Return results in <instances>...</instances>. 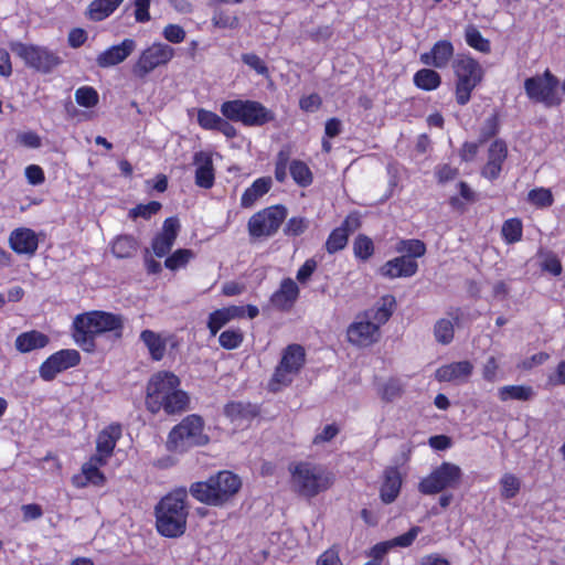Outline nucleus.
<instances>
[{
	"label": "nucleus",
	"instance_id": "f257e3e1",
	"mask_svg": "<svg viewBox=\"0 0 565 565\" xmlns=\"http://www.w3.org/2000/svg\"><path fill=\"white\" fill-rule=\"evenodd\" d=\"M124 324L125 318L121 315L98 310L81 313L73 321V338L84 351L94 352L96 337L108 333L119 341Z\"/></svg>",
	"mask_w": 565,
	"mask_h": 565
},
{
	"label": "nucleus",
	"instance_id": "f03ea898",
	"mask_svg": "<svg viewBox=\"0 0 565 565\" xmlns=\"http://www.w3.org/2000/svg\"><path fill=\"white\" fill-rule=\"evenodd\" d=\"M179 385V377L171 372L161 371L152 375L147 385V408L153 414L160 409L169 415L184 412L189 396Z\"/></svg>",
	"mask_w": 565,
	"mask_h": 565
},
{
	"label": "nucleus",
	"instance_id": "7ed1b4c3",
	"mask_svg": "<svg viewBox=\"0 0 565 565\" xmlns=\"http://www.w3.org/2000/svg\"><path fill=\"white\" fill-rule=\"evenodd\" d=\"M186 498V489L179 488L164 495L156 505V526L161 535L179 537L185 532L189 515Z\"/></svg>",
	"mask_w": 565,
	"mask_h": 565
},
{
	"label": "nucleus",
	"instance_id": "20e7f679",
	"mask_svg": "<svg viewBox=\"0 0 565 565\" xmlns=\"http://www.w3.org/2000/svg\"><path fill=\"white\" fill-rule=\"evenodd\" d=\"M241 487V478L231 471L224 470L211 476L206 481L192 483L189 492L201 503L223 507L233 500Z\"/></svg>",
	"mask_w": 565,
	"mask_h": 565
},
{
	"label": "nucleus",
	"instance_id": "39448f33",
	"mask_svg": "<svg viewBox=\"0 0 565 565\" xmlns=\"http://www.w3.org/2000/svg\"><path fill=\"white\" fill-rule=\"evenodd\" d=\"M291 490L306 499L327 491L334 481V476L323 466L311 462L289 465Z\"/></svg>",
	"mask_w": 565,
	"mask_h": 565
},
{
	"label": "nucleus",
	"instance_id": "423d86ee",
	"mask_svg": "<svg viewBox=\"0 0 565 565\" xmlns=\"http://www.w3.org/2000/svg\"><path fill=\"white\" fill-rule=\"evenodd\" d=\"M222 115L247 127H260L275 119V114L262 103L250 99H233L221 105Z\"/></svg>",
	"mask_w": 565,
	"mask_h": 565
},
{
	"label": "nucleus",
	"instance_id": "0eeeda50",
	"mask_svg": "<svg viewBox=\"0 0 565 565\" xmlns=\"http://www.w3.org/2000/svg\"><path fill=\"white\" fill-rule=\"evenodd\" d=\"M203 419L198 415L186 416L169 434L168 448L172 451L184 452L196 446H204L209 437L203 433Z\"/></svg>",
	"mask_w": 565,
	"mask_h": 565
},
{
	"label": "nucleus",
	"instance_id": "6e6552de",
	"mask_svg": "<svg viewBox=\"0 0 565 565\" xmlns=\"http://www.w3.org/2000/svg\"><path fill=\"white\" fill-rule=\"evenodd\" d=\"M454 71L457 76L456 100L459 105H466L471 92L483 78L481 65L471 57H461L454 62Z\"/></svg>",
	"mask_w": 565,
	"mask_h": 565
},
{
	"label": "nucleus",
	"instance_id": "1a4fd4ad",
	"mask_svg": "<svg viewBox=\"0 0 565 565\" xmlns=\"http://www.w3.org/2000/svg\"><path fill=\"white\" fill-rule=\"evenodd\" d=\"M9 47L13 54L23 60L28 67L43 74L51 73L62 62L60 56L43 46L11 42Z\"/></svg>",
	"mask_w": 565,
	"mask_h": 565
},
{
	"label": "nucleus",
	"instance_id": "9d476101",
	"mask_svg": "<svg viewBox=\"0 0 565 565\" xmlns=\"http://www.w3.org/2000/svg\"><path fill=\"white\" fill-rule=\"evenodd\" d=\"M462 471L459 466L451 462H443L435 468L427 477L422 479L418 490L423 494H436L447 489L459 487Z\"/></svg>",
	"mask_w": 565,
	"mask_h": 565
},
{
	"label": "nucleus",
	"instance_id": "9b49d317",
	"mask_svg": "<svg viewBox=\"0 0 565 565\" xmlns=\"http://www.w3.org/2000/svg\"><path fill=\"white\" fill-rule=\"evenodd\" d=\"M306 353L300 344H289L282 352L281 360L277 365L270 382V390L277 391L279 386H287L292 377L299 373L305 364Z\"/></svg>",
	"mask_w": 565,
	"mask_h": 565
},
{
	"label": "nucleus",
	"instance_id": "f8f14e48",
	"mask_svg": "<svg viewBox=\"0 0 565 565\" xmlns=\"http://www.w3.org/2000/svg\"><path fill=\"white\" fill-rule=\"evenodd\" d=\"M557 86L558 79L548 70L543 75L529 77L524 82L527 97L548 107L559 104Z\"/></svg>",
	"mask_w": 565,
	"mask_h": 565
},
{
	"label": "nucleus",
	"instance_id": "ddd939ff",
	"mask_svg": "<svg viewBox=\"0 0 565 565\" xmlns=\"http://www.w3.org/2000/svg\"><path fill=\"white\" fill-rule=\"evenodd\" d=\"M287 216V209L274 205L254 214L248 221V232L253 237L274 235Z\"/></svg>",
	"mask_w": 565,
	"mask_h": 565
},
{
	"label": "nucleus",
	"instance_id": "4468645a",
	"mask_svg": "<svg viewBox=\"0 0 565 565\" xmlns=\"http://www.w3.org/2000/svg\"><path fill=\"white\" fill-rule=\"evenodd\" d=\"M174 55V50L168 44L153 43L146 49L132 67V73L143 78L154 68L167 64Z\"/></svg>",
	"mask_w": 565,
	"mask_h": 565
},
{
	"label": "nucleus",
	"instance_id": "2eb2a0df",
	"mask_svg": "<svg viewBox=\"0 0 565 565\" xmlns=\"http://www.w3.org/2000/svg\"><path fill=\"white\" fill-rule=\"evenodd\" d=\"M380 338V330L364 316H359L358 320L348 328V339L351 343L367 347L376 342Z\"/></svg>",
	"mask_w": 565,
	"mask_h": 565
},
{
	"label": "nucleus",
	"instance_id": "dca6fc26",
	"mask_svg": "<svg viewBox=\"0 0 565 565\" xmlns=\"http://www.w3.org/2000/svg\"><path fill=\"white\" fill-rule=\"evenodd\" d=\"M180 223L177 217H169L163 222L162 231L152 239L151 248L157 257L170 253L179 234Z\"/></svg>",
	"mask_w": 565,
	"mask_h": 565
},
{
	"label": "nucleus",
	"instance_id": "f3484780",
	"mask_svg": "<svg viewBox=\"0 0 565 565\" xmlns=\"http://www.w3.org/2000/svg\"><path fill=\"white\" fill-rule=\"evenodd\" d=\"M193 164L195 166V184L202 189H211L215 180L212 154L207 151L195 152Z\"/></svg>",
	"mask_w": 565,
	"mask_h": 565
},
{
	"label": "nucleus",
	"instance_id": "a211bd4d",
	"mask_svg": "<svg viewBox=\"0 0 565 565\" xmlns=\"http://www.w3.org/2000/svg\"><path fill=\"white\" fill-rule=\"evenodd\" d=\"M135 50V40L125 39L120 44L113 45L98 54L96 63L102 68L115 66L124 62Z\"/></svg>",
	"mask_w": 565,
	"mask_h": 565
},
{
	"label": "nucleus",
	"instance_id": "6ab92c4d",
	"mask_svg": "<svg viewBox=\"0 0 565 565\" xmlns=\"http://www.w3.org/2000/svg\"><path fill=\"white\" fill-rule=\"evenodd\" d=\"M9 245L17 254L33 256L39 247V239L31 228L20 227L11 232Z\"/></svg>",
	"mask_w": 565,
	"mask_h": 565
},
{
	"label": "nucleus",
	"instance_id": "aec40b11",
	"mask_svg": "<svg viewBox=\"0 0 565 565\" xmlns=\"http://www.w3.org/2000/svg\"><path fill=\"white\" fill-rule=\"evenodd\" d=\"M473 365L469 361L452 362L440 366L436 371V380L439 382H467L472 374Z\"/></svg>",
	"mask_w": 565,
	"mask_h": 565
},
{
	"label": "nucleus",
	"instance_id": "412c9836",
	"mask_svg": "<svg viewBox=\"0 0 565 565\" xmlns=\"http://www.w3.org/2000/svg\"><path fill=\"white\" fill-rule=\"evenodd\" d=\"M507 154L508 148L505 142L495 140L489 148L488 162L482 168L481 174L489 180H495L500 175Z\"/></svg>",
	"mask_w": 565,
	"mask_h": 565
},
{
	"label": "nucleus",
	"instance_id": "4be33fe9",
	"mask_svg": "<svg viewBox=\"0 0 565 565\" xmlns=\"http://www.w3.org/2000/svg\"><path fill=\"white\" fill-rule=\"evenodd\" d=\"M418 264L415 259L398 256L386 262L380 269L381 274L388 278L411 277L416 274Z\"/></svg>",
	"mask_w": 565,
	"mask_h": 565
},
{
	"label": "nucleus",
	"instance_id": "5701e85b",
	"mask_svg": "<svg viewBox=\"0 0 565 565\" xmlns=\"http://www.w3.org/2000/svg\"><path fill=\"white\" fill-rule=\"evenodd\" d=\"M454 55V46L447 40L436 42L430 52L420 55V62L437 68L445 67Z\"/></svg>",
	"mask_w": 565,
	"mask_h": 565
},
{
	"label": "nucleus",
	"instance_id": "b1692460",
	"mask_svg": "<svg viewBox=\"0 0 565 565\" xmlns=\"http://www.w3.org/2000/svg\"><path fill=\"white\" fill-rule=\"evenodd\" d=\"M299 296V288L297 284L286 278L281 281L280 287L275 291L270 298L271 305L282 311L291 309Z\"/></svg>",
	"mask_w": 565,
	"mask_h": 565
},
{
	"label": "nucleus",
	"instance_id": "393cba45",
	"mask_svg": "<svg viewBox=\"0 0 565 565\" xmlns=\"http://www.w3.org/2000/svg\"><path fill=\"white\" fill-rule=\"evenodd\" d=\"M395 303L394 296L385 295L381 298L380 302L366 310L363 316L380 330V327L386 323L391 318Z\"/></svg>",
	"mask_w": 565,
	"mask_h": 565
},
{
	"label": "nucleus",
	"instance_id": "a878e982",
	"mask_svg": "<svg viewBox=\"0 0 565 565\" xmlns=\"http://www.w3.org/2000/svg\"><path fill=\"white\" fill-rule=\"evenodd\" d=\"M402 486L401 473L397 468L390 467L384 471V481L381 487V500L388 504L395 501Z\"/></svg>",
	"mask_w": 565,
	"mask_h": 565
},
{
	"label": "nucleus",
	"instance_id": "bb28decb",
	"mask_svg": "<svg viewBox=\"0 0 565 565\" xmlns=\"http://www.w3.org/2000/svg\"><path fill=\"white\" fill-rule=\"evenodd\" d=\"M49 342L50 339L46 334L38 330H31L19 334L15 339L14 345L19 352L28 353L33 350L45 348Z\"/></svg>",
	"mask_w": 565,
	"mask_h": 565
},
{
	"label": "nucleus",
	"instance_id": "cd10ccee",
	"mask_svg": "<svg viewBox=\"0 0 565 565\" xmlns=\"http://www.w3.org/2000/svg\"><path fill=\"white\" fill-rule=\"evenodd\" d=\"M224 414L231 420H249L259 414V409L252 403L230 402L224 407Z\"/></svg>",
	"mask_w": 565,
	"mask_h": 565
},
{
	"label": "nucleus",
	"instance_id": "c85d7f7f",
	"mask_svg": "<svg viewBox=\"0 0 565 565\" xmlns=\"http://www.w3.org/2000/svg\"><path fill=\"white\" fill-rule=\"evenodd\" d=\"M120 435L121 429L119 425H111L102 430L96 441L97 452L105 454L106 457H110Z\"/></svg>",
	"mask_w": 565,
	"mask_h": 565
},
{
	"label": "nucleus",
	"instance_id": "c756f323",
	"mask_svg": "<svg viewBox=\"0 0 565 565\" xmlns=\"http://www.w3.org/2000/svg\"><path fill=\"white\" fill-rule=\"evenodd\" d=\"M271 186L270 178L257 179L242 195L241 205L243 207H252L255 202L266 194Z\"/></svg>",
	"mask_w": 565,
	"mask_h": 565
},
{
	"label": "nucleus",
	"instance_id": "7c9ffc66",
	"mask_svg": "<svg viewBox=\"0 0 565 565\" xmlns=\"http://www.w3.org/2000/svg\"><path fill=\"white\" fill-rule=\"evenodd\" d=\"M498 395L502 402L510 399L526 402L531 401L535 393L529 385H507L499 388Z\"/></svg>",
	"mask_w": 565,
	"mask_h": 565
},
{
	"label": "nucleus",
	"instance_id": "2f4dec72",
	"mask_svg": "<svg viewBox=\"0 0 565 565\" xmlns=\"http://www.w3.org/2000/svg\"><path fill=\"white\" fill-rule=\"evenodd\" d=\"M139 247L138 241L131 235H120L111 244V252L117 258L132 257Z\"/></svg>",
	"mask_w": 565,
	"mask_h": 565
},
{
	"label": "nucleus",
	"instance_id": "473e14b6",
	"mask_svg": "<svg viewBox=\"0 0 565 565\" xmlns=\"http://www.w3.org/2000/svg\"><path fill=\"white\" fill-rule=\"evenodd\" d=\"M140 339L148 348L151 358L156 361H160L164 356L166 341L159 333L151 330H143L140 334Z\"/></svg>",
	"mask_w": 565,
	"mask_h": 565
},
{
	"label": "nucleus",
	"instance_id": "72a5a7b5",
	"mask_svg": "<svg viewBox=\"0 0 565 565\" xmlns=\"http://www.w3.org/2000/svg\"><path fill=\"white\" fill-rule=\"evenodd\" d=\"M458 316L449 318H440L434 324L435 340L443 345L449 344L454 340L455 328L454 322L457 321Z\"/></svg>",
	"mask_w": 565,
	"mask_h": 565
},
{
	"label": "nucleus",
	"instance_id": "f704fd0d",
	"mask_svg": "<svg viewBox=\"0 0 565 565\" xmlns=\"http://www.w3.org/2000/svg\"><path fill=\"white\" fill-rule=\"evenodd\" d=\"M122 0H94L88 7V17L93 21H102L111 14Z\"/></svg>",
	"mask_w": 565,
	"mask_h": 565
},
{
	"label": "nucleus",
	"instance_id": "c9c22d12",
	"mask_svg": "<svg viewBox=\"0 0 565 565\" xmlns=\"http://www.w3.org/2000/svg\"><path fill=\"white\" fill-rule=\"evenodd\" d=\"M396 252L402 256L415 259L422 257L426 253V245L420 239H401L395 247Z\"/></svg>",
	"mask_w": 565,
	"mask_h": 565
},
{
	"label": "nucleus",
	"instance_id": "e433bc0d",
	"mask_svg": "<svg viewBox=\"0 0 565 565\" xmlns=\"http://www.w3.org/2000/svg\"><path fill=\"white\" fill-rule=\"evenodd\" d=\"M440 75L430 68H423L416 72L414 83L424 90H433L440 85Z\"/></svg>",
	"mask_w": 565,
	"mask_h": 565
},
{
	"label": "nucleus",
	"instance_id": "4c0bfd02",
	"mask_svg": "<svg viewBox=\"0 0 565 565\" xmlns=\"http://www.w3.org/2000/svg\"><path fill=\"white\" fill-rule=\"evenodd\" d=\"M465 38L469 46L481 53H490V41L484 39L475 25L470 24L466 28Z\"/></svg>",
	"mask_w": 565,
	"mask_h": 565
},
{
	"label": "nucleus",
	"instance_id": "58836bf2",
	"mask_svg": "<svg viewBox=\"0 0 565 565\" xmlns=\"http://www.w3.org/2000/svg\"><path fill=\"white\" fill-rule=\"evenodd\" d=\"M294 181L300 186H308L312 182V173L309 167L299 160H294L289 167Z\"/></svg>",
	"mask_w": 565,
	"mask_h": 565
},
{
	"label": "nucleus",
	"instance_id": "ea45409f",
	"mask_svg": "<svg viewBox=\"0 0 565 565\" xmlns=\"http://www.w3.org/2000/svg\"><path fill=\"white\" fill-rule=\"evenodd\" d=\"M403 392L404 384L398 379H390L379 388V394L385 402H392L401 397Z\"/></svg>",
	"mask_w": 565,
	"mask_h": 565
},
{
	"label": "nucleus",
	"instance_id": "a19ab883",
	"mask_svg": "<svg viewBox=\"0 0 565 565\" xmlns=\"http://www.w3.org/2000/svg\"><path fill=\"white\" fill-rule=\"evenodd\" d=\"M502 236L508 244H514L522 238V222L519 218L507 220L501 228Z\"/></svg>",
	"mask_w": 565,
	"mask_h": 565
},
{
	"label": "nucleus",
	"instance_id": "79ce46f5",
	"mask_svg": "<svg viewBox=\"0 0 565 565\" xmlns=\"http://www.w3.org/2000/svg\"><path fill=\"white\" fill-rule=\"evenodd\" d=\"M76 103L86 108L95 107L99 102L98 93L90 86H82L74 94Z\"/></svg>",
	"mask_w": 565,
	"mask_h": 565
},
{
	"label": "nucleus",
	"instance_id": "37998d69",
	"mask_svg": "<svg viewBox=\"0 0 565 565\" xmlns=\"http://www.w3.org/2000/svg\"><path fill=\"white\" fill-rule=\"evenodd\" d=\"M193 256L194 254L191 249H177L172 255L167 257L164 266L171 270H177L178 268L184 267Z\"/></svg>",
	"mask_w": 565,
	"mask_h": 565
},
{
	"label": "nucleus",
	"instance_id": "c03bdc74",
	"mask_svg": "<svg viewBox=\"0 0 565 565\" xmlns=\"http://www.w3.org/2000/svg\"><path fill=\"white\" fill-rule=\"evenodd\" d=\"M244 339V334L239 329H228L223 331L218 337V342L226 350L238 348Z\"/></svg>",
	"mask_w": 565,
	"mask_h": 565
},
{
	"label": "nucleus",
	"instance_id": "a18cd8bd",
	"mask_svg": "<svg viewBox=\"0 0 565 565\" xmlns=\"http://www.w3.org/2000/svg\"><path fill=\"white\" fill-rule=\"evenodd\" d=\"M527 200L537 207H548L553 204L554 199L550 189H533L527 194Z\"/></svg>",
	"mask_w": 565,
	"mask_h": 565
},
{
	"label": "nucleus",
	"instance_id": "49530a36",
	"mask_svg": "<svg viewBox=\"0 0 565 565\" xmlns=\"http://www.w3.org/2000/svg\"><path fill=\"white\" fill-rule=\"evenodd\" d=\"M349 235L345 232V228L337 227L329 235L326 247L329 253H337L345 247L348 243Z\"/></svg>",
	"mask_w": 565,
	"mask_h": 565
},
{
	"label": "nucleus",
	"instance_id": "de8ad7c7",
	"mask_svg": "<svg viewBox=\"0 0 565 565\" xmlns=\"http://www.w3.org/2000/svg\"><path fill=\"white\" fill-rule=\"evenodd\" d=\"M62 371H64V369L56 356L52 354L41 364L39 373L44 381H52Z\"/></svg>",
	"mask_w": 565,
	"mask_h": 565
},
{
	"label": "nucleus",
	"instance_id": "09e8293b",
	"mask_svg": "<svg viewBox=\"0 0 565 565\" xmlns=\"http://www.w3.org/2000/svg\"><path fill=\"white\" fill-rule=\"evenodd\" d=\"M500 484H501V495L504 499H512L519 493L521 482H520L519 478L515 477L514 475L505 473L502 477Z\"/></svg>",
	"mask_w": 565,
	"mask_h": 565
},
{
	"label": "nucleus",
	"instance_id": "8fccbe9b",
	"mask_svg": "<svg viewBox=\"0 0 565 565\" xmlns=\"http://www.w3.org/2000/svg\"><path fill=\"white\" fill-rule=\"evenodd\" d=\"M212 22L214 26L220 29H235L238 26V18L223 10L214 12Z\"/></svg>",
	"mask_w": 565,
	"mask_h": 565
},
{
	"label": "nucleus",
	"instance_id": "3c124183",
	"mask_svg": "<svg viewBox=\"0 0 565 565\" xmlns=\"http://www.w3.org/2000/svg\"><path fill=\"white\" fill-rule=\"evenodd\" d=\"M374 252L373 242L365 235H359L354 241V254L361 259H367Z\"/></svg>",
	"mask_w": 565,
	"mask_h": 565
},
{
	"label": "nucleus",
	"instance_id": "603ef678",
	"mask_svg": "<svg viewBox=\"0 0 565 565\" xmlns=\"http://www.w3.org/2000/svg\"><path fill=\"white\" fill-rule=\"evenodd\" d=\"M230 320L227 318V315L225 313L224 309H217L210 313L209 321H207V328L212 335H215L221 328H223L226 323H228Z\"/></svg>",
	"mask_w": 565,
	"mask_h": 565
},
{
	"label": "nucleus",
	"instance_id": "864d4df0",
	"mask_svg": "<svg viewBox=\"0 0 565 565\" xmlns=\"http://www.w3.org/2000/svg\"><path fill=\"white\" fill-rule=\"evenodd\" d=\"M221 116L217 114L206 110V109H199L198 111V122L199 125L207 130H216L217 125L221 120Z\"/></svg>",
	"mask_w": 565,
	"mask_h": 565
},
{
	"label": "nucleus",
	"instance_id": "5fc2aeb1",
	"mask_svg": "<svg viewBox=\"0 0 565 565\" xmlns=\"http://www.w3.org/2000/svg\"><path fill=\"white\" fill-rule=\"evenodd\" d=\"M242 61L244 64L253 68L257 74L268 76V67L258 55L254 53H245L242 55Z\"/></svg>",
	"mask_w": 565,
	"mask_h": 565
},
{
	"label": "nucleus",
	"instance_id": "6e6d98bb",
	"mask_svg": "<svg viewBox=\"0 0 565 565\" xmlns=\"http://www.w3.org/2000/svg\"><path fill=\"white\" fill-rule=\"evenodd\" d=\"M161 209V204L157 201H151L147 204H139L130 211V216L149 218L151 215L158 213Z\"/></svg>",
	"mask_w": 565,
	"mask_h": 565
},
{
	"label": "nucleus",
	"instance_id": "4d7b16f0",
	"mask_svg": "<svg viewBox=\"0 0 565 565\" xmlns=\"http://www.w3.org/2000/svg\"><path fill=\"white\" fill-rule=\"evenodd\" d=\"M64 370L73 367L79 363L81 356L76 350H61L54 353Z\"/></svg>",
	"mask_w": 565,
	"mask_h": 565
},
{
	"label": "nucleus",
	"instance_id": "13d9d810",
	"mask_svg": "<svg viewBox=\"0 0 565 565\" xmlns=\"http://www.w3.org/2000/svg\"><path fill=\"white\" fill-rule=\"evenodd\" d=\"M308 223L309 222L303 217H291L287 222L284 231L287 235L298 236L307 230Z\"/></svg>",
	"mask_w": 565,
	"mask_h": 565
},
{
	"label": "nucleus",
	"instance_id": "bf43d9fd",
	"mask_svg": "<svg viewBox=\"0 0 565 565\" xmlns=\"http://www.w3.org/2000/svg\"><path fill=\"white\" fill-rule=\"evenodd\" d=\"M82 471L86 477L87 481L94 484L104 483V475L99 471V467H96L94 462H86L83 465Z\"/></svg>",
	"mask_w": 565,
	"mask_h": 565
},
{
	"label": "nucleus",
	"instance_id": "052dcab7",
	"mask_svg": "<svg viewBox=\"0 0 565 565\" xmlns=\"http://www.w3.org/2000/svg\"><path fill=\"white\" fill-rule=\"evenodd\" d=\"M419 532H420V527L413 526L409 529L408 532L391 540L390 544L392 545V547L393 546L407 547V546L412 545V543L414 542V540L416 539V536L418 535Z\"/></svg>",
	"mask_w": 565,
	"mask_h": 565
},
{
	"label": "nucleus",
	"instance_id": "680f3d73",
	"mask_svg": "<svg viewBox=\"0 0 565 565\" xmlns=\"http://www.w3.org/2000/svg\"><path fill=\"white\" fill-rule=\"evenodd\" d=\"M498 132V119L495 116H491L484 120V124L480 131L479 142L483 143Z\"/></svg>",
	"mask_w": 565,
	"mask_h": 565
},
{
	"label": "nucleus",
	"instance_id": "e2e57ef3",
	"mask_svg": "<svg viewBox=\"0 0 565 565\" xmlns=\"http://www.w3.org/2000/svg\"><path fill=\"white\" fill-rule=\"evenodd\" d=\"M163 36L171 43H181L185 38V31L178 24H168L163 30Z\"/></svg>",
	"mask_w": 565,
	"mask_h": 565
},
{
	"label": "nucleus",
	"instance_id": "0e129e2a",
	"mask_svg": "<svg viewBox=\"0 0 565 565\" xmlns=\"http://www.w3.org/2000/svg\"><path fill=\"white\" fill-rule=\"evenodd\" d=\"M17 140L20 145L26 148H40L41 147V138L38 134L33 131L21 132L18 135Z\"/></svg>",
	"mask_w": 565,
	"mask_h": 565
},
{
	"label": "nucleus",
	"instance_id": "69168bd1",
	"mask_svg": "<svg viewBox=\"0 0 565 565\" xmlns=\"http://www.w3.org/2000/svg\"><path fill=\"white\" fill-rule=\"evenodd\" d=\"M550 359V355L546 352H540L536 354H533L532 356L523 360L519 366L523 370H531L532 367L536 365H541L545 363Z\"/></svg>",
	"mask_w": 565,
	"mask_h": 565
},
{
	"label": "nucleus",
	"instance_id": "338daca9",
	"mask_svg": "<svg viewBox=\"0 0 565 565\" xmlns=\"http://www.w3.org/2000/svg\"><path fill=\"white\" fill-rule=\"evenodd\" d=\"M25 177L29 183L38 185L44 182V172L41 167L31 164L25 169Z\"/></svg>",
	"mask_w": 565,
	"mask_h": 565
},
{
	"label": "nucleus",
	"instance_id": "774afa93",
	"mask_svg": "<svg viewBox=\"0 0 565 565\" xmlns=\"http://www.w3.org/2000/svg\"><path fill=\"white\" fill-rule=\"evenodd\" d=\"M317 565H342V563L338 552L328 550L318 558Z\"/></svg>",
	"mask_w": 565,
	"mask_h": 565
}]
</instances>
